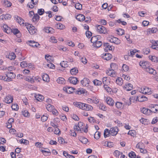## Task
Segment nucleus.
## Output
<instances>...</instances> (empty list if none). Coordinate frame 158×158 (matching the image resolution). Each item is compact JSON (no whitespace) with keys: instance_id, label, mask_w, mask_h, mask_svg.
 Segmentation results:
<instances>
[{"instance_id":"obj_8","label":"nucleus","mask_w":158,"mask_h":158,"mask_svg":"<svg viewBox=\"0 0 158 158\" xmlns=\"http://www.w3.org/2000/svg\"><path fill=\"white\" fill-rule=\"evenodd\" d=\"M110 131L111 135L113 136H115L118 133V128L115 127L110 128Z\"/></svg>"},{"instance_id":"obj_61","label":"nucleus","mask_w":158,"mask_h":158,"mask_svg":"<svg viewBox=\"0 0 158 158\" xmlns=\"http://www.w3.org/2000/svg\"><path fill=\"white\" fill-rule=\"evenodd\" d=\"M11 108L12 110H17L19 109V106L17 104H14L12 106Z\"/></svg>"},{"instance_id":"obj_10","label":"nucleus","mask_w":158,"mask_h":158,"mask_svg":"<svg viewBox=\"0 0 158 158\" xmlns=\"http://www.w3.org/2000/svg\"><path fill=\"white\" fill-rule=\"evenodd\" d=\"M150 107L151 109V112H152L154 113L158 112V105L157 104H152L150 106Z\"/></svg>"},{"instance_id":"obj_49","label":"nucleus","mask_w":158,"mask_h":158,"mask_svg":"<svg viewBox=\"0 0 158 158\" xmlns=\"http://www.w3.org/2000/svg\"><path fill=\"white\" fill-rule=\"evenodd\" d=\"M144 147V144L141 142H140L137 144L136 147L137 148L140 149L141 148H143Z\"/></svg>"},{"instance_id":"obj_30","label":"nucleus","mask_w":158,"mask_h":158,"mask_svg":"<svg viewBox=\"0 0 158 158\" xmlns=\"http://www.w3.org/2000/svg\"><path fill=\"white\" fill-rule=\"evenodd\" d=\"M111 134L110 130L107 129L104 130V136L105 138H106L109 136Z\"/></svg>"},{"instance_id":"obj_2","label":"nucleus","mask_w":158,"mask_h":158,"mask_svg":"<svg viewBox=\"0 0 158 158\" xmlns=\"http://www.w3.org/2000/svg\"><path fill=\"white\" fill-rule=\"evenodd\" d=\"M7 78L6 79V81H11V79L15 77V74L12 72H6V74Z\"/></svg>"},{"instance_id":"obj_27","label":"nucleus","mask_w":158,"mask_h":158,"mask_svg":"<svg viewBox=\"0 0 158 158\" xmlns=\"http://www.w3.org/2000/svg\"><path fill=\"white\" fill-rule=\"evenodd\" d=\"M44 31L47 33H52L54 32V30L50 27H46L44 29Z\"/></svg>"},{"instance_id":"obj_19","label":"nucleus","mask_w":158,"mask_h":158,"mask_svg":"<svg viewBox=\"0 0 158 158\" xmlns=\"http://www.w3.org/2000/svg\"><path fill=\"white\" fill-rule=\"evenodd\" d=\"M2 29L4 32L8 34L10 33L11 32V29L6 24H4L3 26Z\"/></svg>"},{"instance_id":"obj_37","label":"nucleus","mask_w":158,"mask_h":158,"mask_svg":"<svg viewBox=\"0 0 158 158\" xmlns=\"http://www.w3.org/2000/svg\"><path fill=\"white\" fill-rule=\"evenodd\" d=\"M58 83L60 84H64L65 82V80L62 77H59L56 80Z\"/></svg>"},{"instance_id":"obj_29","label":"nucleus","mask_w":158,"mask_h":158,"mask_svg":"<svg viewBox=\"0 0 158 158\" xmlns=\"http://www.w3.org/2000/svg\"><path fill=\"white\" fill-rule=\"evenodd\" d=\"M84 104L81 102H73V104L75 106L82 109Z\"/></svg>"},{"instance_id":"obj_3","label":"nucleus","mask_w":158,"mask_h":158,"mask_svg":"<svg viewBox=\"0 0 158 158\" xmlns=\"http://www.w3.org/2000/svg\"><path fill=\"white\" fill-rule=\"evenodd\" d=\"M108 40L110 42L116 44H118L120 43V40L118 39L113 36L108 38Z\"/></svg>"},{"instance_id":"obj_21","label":"nucleus","mask_w":158,"mask_h":158,"mask_svg":"<svg viewBox=\"0 0 158 158\" xmlns=\"http://www.w3.org/2000/svg\"><path fill=\"white\" fill-rule=\"evenodd\" d=\"M11 15L9 14L2 15L0 16V19L2 20L5 19L6 20L10 19L11 18Z\"/></svg>"},{"instance_id":"obj_64","label":"nucleus","mask_w":158,"mask_h":158,"mask_svg":"<svg viewBox=\"0 0 158 158\" xmlns=\"http://www.w3.org/2000/svg\"><path fill=\"white\" fill-rule=\"evenodd\" d=\"M122 68L124 71H127L129 69V67L126 64H123L122 66Z\"/></svg>"},{"instance_id":"obj_11","label":"nucleus","mask_w":158,"mask_h":158,"mask_svg":"<svg viewBox=\"0 0 158 158\" xmlns=\"http://www.w3.org/2000/svg\"><path fill=\"white\" fill-rule=\"evenodd\" d=\"M29 43V45L30 46L34 48H39V46L40 44L38 42L33 40H30L28 41Z\"/></svg>"},{"instance_id":"obj_40","label":"nucleus","mask_w":158,"mask_h":158,"mask_svg":"<svg viewBox=\"0 0 158 158\" xmlns=\"http://www.w3.org/2000/svg\"><path fill=\"white\" fill-rule=\"evenodd\" d=\"M43 80L46 82H48L49 81V78L48 75L47 74H45L42 76Z\"/></svg>"},{"instance_id":"obj_45","label":"nucleus","mask_w":158,"mask_h":158,"mask_svg":"<svg viewBox=\"0 0 158 158\" xmlns=\"http://www.w3.org/2000/svg\"><path fill=\"white\" fill-rule=\"evenodd\" d=\"M16 57V55L14 53H11L8 56V58L10 60H14Z\"/></svg>"},{"instance_id":"obj_4","label":"nucleus","mask_w":158,"mask_h":158,"mask_svg":"<svg viewBox=\"0 0 158 158\" xmlns=\"http://www.w3.org/2000/svg\"><path fill=\"white\" fill-rule=\"evenodd\" d=\"M63 89L65 92L69 94L74 93L75 90L73 88L69 86L64 87Z\"/></svg>"},{"instance_id":"obj_62","label":"nucleus","mask_w":158,"mask_h":158,"mask_svg":"<svg viewBox=\"0 0 158 158\" xmlns=\"http://www.w3.org/2000/svg\"><path fill=\"white\" fill-rule=\"evenodd\" d=\"M50 41L52 43H56L57 42V41L55 38L54 36H51L50 38Z\"/></svg>"},{"instance_id":"obj_54","label":"nucleus","mask_w":158,"mask_h":158,"mask_svg":"<svg viewBox=\"0 0 158 158\" xmlns=\"http://www.w3.org/2000/svg\"><path fill=\"white\" fill-rule=\"evenodd\" d=\"M35 98L38 101H41L42 99L44 98V97L42 95H38L35 97Z\"/></svg>"},{"instance_id":"obj_50","label":"nucleus","mask_w":158,"mask_h":158,"mask_svg":"<svg viewBox=\"0 0 158 158\" xmlns=\"http://www.w3.org/2000/svg\"><path fill=\"white\" fill-rule=\"evenodd\" d=\"M93 82L94 85H100L102 84L101 81L96 79L94 80Z\"/></svg>"},{"instance_id":"obj_58","label":"nucleus","mask_w":158,"mask_h":158,"mask_svg":"<svg viewBox=\"0 0 158 158\" xmlns=\"http://www.w3.org/2000/svg\"><path fill=\"white\" fill-rule=\"evenodd\" d=\"M38 13L39 15H43L44 13V10L43 9H38Z\"/></svg>"},{"instance_id":"obj_14","label":"nucleus","mask_w":158,"mask_h":158,"mask_svg":"<svg viewBox=\"0 0 158 158\" xmlns=\"http://www.w3.org/2000/svg\"><path fill=\"white\" fill-rule=\"evenodd\" d=\"M68 81L70 83L73 84V85H76L77 82H78V79L75 77H70L68 79Z\"/></svg>"},{"instance_id":"obj_23","label":"nucleus","mask_w":158,"mask_h":158,"mask_svg":"<svg viewBox=\"0 0 158 158\" xmlns=\"http://www.w3.org/2000/svg\"><path fill=\"white\" fill-rule=\"evenodd\" d=\"M142 113L143 114H147V115H150L151 113L150 110V109L146 108H143L141 110Z\"/></svg>"},{"instance_id":"obj_31","label":"nucleus","mask_w":158,"mask_h":158,"mask_svg":"<svg viewBox=\"0 0 158 158\" xmlns=\"http://www.w3.org/2000/svg\"><path fill=\"white\" fill-rule=\"evenodd\" d=\"M78 72V70L77 68H74L71 69L70 70V73L72 75H75Z\"/></svg>"},{"instance_id":"obj_6","label":"nucleus","mask_w":158,"mask_h":158,"mask_svg":"<svg viewBox=\"0 0 158 158\" xmlns=\"http://www.w3.org/2000/svg\"><path fill=\"white\" fill-rule=\"evenodd\" d=\"M141 92L142 93L144 94H148L151 93V89L146 87H143L141 88Z\"/></svg>"},{"instance_id":"obj_5","label":"nucleus","mask_w":158,"mask_h":158,"mask_svg":"<svg viewBox=\"0 0 158 158\" xmlns=\"http://www.w3.org/2000/svg\"><path fill=\"white\" fill-rule=\"evenodd\" d=\"M135 99L134 97H132L130 98H123V100L124 102V103L123 104V106H126L128 105V106L130 105L131 104V102L132 100Z\"/></svg>"},{"instance_id":"obj_20","label":"nucleus","mask_w":158,"mask_h":158,"mask_svg":"<svg viewBox=\"0 0 158 158\" xmlns=\"http://www.w3.org/2000/svg\"><path fill=\"white\" fill-rule=\"evenodd\" d=\"M93 108V107L89 105L84 103L83 106L82 110H92Z\"/></svg>"},{"instance_id":"obj_12","label":"nucleus","mask_w":158,"mask_h":158,"mask_svg":"<svg viewBox=\"0 0 158 158\" xmlns=\"http://www.w3.org/2000/svg\"><path fill=\"white\" fill-rule=\"evenodd\" d=\"M13 100L12 96L10 95H8L4 98V101L6 103L9 104L13 102Z\"/></svg>"},{"instance_id":"obj_25","label":"nucleus","mask_w":158,"mask_h":158,"mask_svg":"<svg viewBox=\"0 0 158 158\" xmlns=\"http://www.w3.org/2000/svg\"><path fill=\"white\" fill-rule=\"evenodd\" d=\"M74 93L77 94L81 95L85 92L84 89L83 88H79L77 90H75L74 91Z\"/></svg>"},{"instance_id":"obj_41","label":"nucleus","mask_w":158,"mask_h":158,"mask_svg":"<svg viewBox=\"0 0 158 158\" xmlns=\"http://www.w3.org/2000/svg\"><path fill=\"white\" fill-rule=\"evenodd\" d=\"M68 62L67 61H63L60 63L61 66L63 68H66L68 65Z\"/></svg>"},{"instance_id":"obj_52","label":"nucleus","mask_w":158,"mask_h":158,"mask_svg":"<svg viewBox=\"0 0 158 158\" xmlns=\"http://www.w3.org/2000/svg\"><path fill=\"white\" fill-rule=\"evenodd\" d=\"M100 132L97 131L94 134V138L97 139H99L100 137Z\"/></svg>"},{"instance_id":"obj_36","label":"nucleus","mask_w":158,"mask_h":158,"mask_svg":"<svg viewBox=\"0 0 158 158\" xmlns=\"http://www.w3.org/2000/svg\"><path fill=\"white\" fill-rule=\"evenodd\" d=\"M28 31L29 33L31 34H33L35 32V27L33 26H32L30 28H29V29L28 30Z\"/></svg>"},{"instance_id":"obj_35","label":"nucleus","mask_w":158,"mask_h":158,"mask_svg":"<svg viewBox=\"0 0 158 158\" xmlns=\"http://www.w3.org/2000/svg\"><path fill=\"white\" fill-rule=\"evenodd\" d=\"M55 26L56 28L60 29H62L64 27V26L60 23H56Z\"/></svg>"},{"instance_id":"obj_46","label":"nucleus","mask_w":158,"mask_h":158,"mask_svg":"<svg viewBox=\"0 0 158 158\" xmlns=\"http://www.w3.org/2000/svg\"><path fill=\"white\" fill-rule=\"evenodd\" d=\"M115 106L118 109H120L123 107V103L120 102H117L115 103Z\"/></svg>"},{"instance_id":"obj_63","label":"nucleus","mask_w":158,"mask_h":158,"mask_svg":"<svg viewBox=\"0 0 158 158\" xmlns=\"http://www.w3.org/2000/svg\"><path fill=\"white\" fill-rule=\"evenodd\" d=\"M23 115L26 117H27L30 115V114L28 113V111L25 110L22 112Z\"/></svg>"},{"instance_id":"obj_59","label":"nucleus","mask_w":158,"mask_h":158,"mask_svg":"<svg viewBox=\"0 0 158 158\" xmlns=\"http://www.w3.org/2000/svg\"><path fill=\"white\" fill-rule=\"evenodd\" d=\"M20 65L22 67L25 68L27 66V64L26 61H23L21 63Z\"/></svg>"},{"instance_id":"obj_1","label":"nucleus","mask_w":158,"mask_h":158,"mask_svg":"<svg viewBox=\"0 0 158 158\" xmlns=\"http://www.w3.org/2000/svg\"><path fill=\"white\" fill-rule=\"evenodd\" d=\"M96 26L97 28V31L99 33L104 34L107 33L106 29L104 27L98 25H97Z\"/></svg>"},{"instance_id":"obj_28","label":"nucleus","mask_w":158,"mask_h":158,"mask_svg":"<svg viewBox=\"0 0 158 158\" xmlns=\"http://www.w3.org/2000/svg\"><path fill=\"white\" fill-rule=\"evenodd\" d=\"M76 19L80 21H83L85 19L84 15L81 14H79L76 17Z\"/></svg>"},{"instance_id":"obj_13","label":"nucleus","mask_w":158,"mask_h":158,"mask_svg":"<svg viewBox=\"0 0 158 158\" xmlns=\"http://www.w3.org/2000/svg\"><path fill=\"white\" fill-rule=\"evenodd\" d=\"M38 2V0H31V2L28 3L27 6L31 8H33L34 7L33 5H36Z\"/></svg>"},{"instance_id":"obj_15","label":"nucleus","mask_w":158,"mask_h":158,"mask_svg":"<svg viewBox=\"0 0 158 158\" xmlns=\"http://www.w3.org/2000/svg\"><path fill=\"white\" fill-rule=\"evenodd\" d=\"M138 100V101L142 102L147 101L148 100V98L143 95H139L136 98V100Z\"/></svg>"},{"instance_id":"obj_16","label":"nucleus","mask_w":158,"mask_h":158,"mask_svg":"<svg viewBox=\"0 0 158 158\" xmlns=\"http://www.w3.org/2000/svg\"><path fill=\"white\" fill-rule=\"evenodd\" d=\"M106 101L108 104L111 106H113L114 103V100L109 97L106 98Z\"/></svg>"},{"instance_id":"obj_47","label":"nucleus","mask_w":158,"mask_h":158,"mask_svg":"<svg viewBox=\"0 0 158 158\" xmlns=\"http://www.w3.org/2000/svg\"><path fill=\"white\" fill-rule=\"evenodd\" d=\"M116 31L117 32V34L118 35H122L124 34V31L123 29L119 28Z\"/></svg>"},{"instance_id":"obj_44","label":"nucleus","mask_w":158,"mask_h":158,"mask_svg":"<svg viewBox=\"0 0 158 158\" xmlns=\"http://www.w3.org/2000/svg\"><path fill=\"white\" fill-rule=\"evenodd\" d=\"M110 69L112 70H116L118 68L117 65L114 63H112L110 65Z\"/></svg>"},{"instance_id":"obj_34","label":"nucleus","mask_w":158,"mask_h":158,"mask_svg":"<svg viewBox=\"0 0 158 158\" xmlns=\"http://www.w3.org/2000/svg\"><path fill=\"white\" fill-rule=\"evenodd\" d=\"M26 80L27 81L31 83H33L34 82V79L33 76H27L26 78Z\"/></svg>"},{"instance_id":"obj_32","label":"nucleus","mask_w":158,"mask_h":158,"mask_svg":"<svg viewBox=\"0 0 158 158\" xmlns=\"http://www.w3.org/2000/svg\"><path fill=\"white\" fill-rule=\"evenodd\" d=\"M79 140L83 143L86 144L88 142V139L83 137H81L79 139Z\"/></svg>"},{"instance_id":"obj_42","label":"nucleus","mask_w":158,"mask_h":158,"mask_svg":"<svg viewBox=\"0 0 158 158\" xmlns=\"http://www.w3.org/2000/svg\"><path fill=\"white\" fill-rule=\"evenodd\" d=\"M149 58L150 59L152 62H157V61H158L157 60H158V58L156 56H149Z\"/></svg>"},{"instance_id":"obj_43","label":"nucleus","mask_w":158,"mask_h":158,"mask_svg":"<svg viewBox=\"0 0 158 158\" xmlns=\"http://www.w3.org/2000/svg\"><path fill=\"white\" fill-rule=\"evenodd\" d=\"M102 45V42L98 41L94 44H93V46L97 48H99Z\"/></svg>"},{"instance_id":"obj_55","label":"nucleus","mask_w":158,"mask_h":158,"mask_svg":"<svg viewBox=\"0 0 158 158\" xmlns=\"http://www.w3.org/2000/svg\"><path fill=\"white\" fill-rule=\"evenodd\" d=\"M75 7L77 9L80 10L82 9V5L80 3H77L75 4Z\"/></svg>"},{"instance_id":"obj_53","label":"nucleus","mask_w":158,"mask_h":158,"mask_svg":"<svg viewBox=\"0 0 158 158\" xmlns=\"http://www.w3.org/2000/svg\"><path fill=\"white\" fill-rule=\"evenodd\" d=\"M128 155L129 156L130 158H135L136 157V155L135 153L133 151H131L130 152Z\"/></svg>"},{"instance_id":"obj_39","label":"nucleus","mask_w":158,"mask_h":158,"mask_svg":"<svg viewBox=\"0 0 158 158\" xmlns=\"http://www.w3.org/2000/svg\"><path fill=\"white\" fill-rule=\"evenodd\" d=\"M46 150H41V151L44 155L46 156L49 155L51 153L49 150L48 149H46Z\"/></svg>"},{"instance_id":"obj_48","label":"nucleus","mask_w":158,"mask_h":158,"mask_svg":"<svg viewBox=\"0 0 158 158\" xmlns=\"http://www.w3.org/2000/svg\"><path fill=\"white\" fill-rule=\"evenodd\" d=\"M116 83L119 85H122L123 84V79L121 77H118L116 80Z\"/></svg>"},{"instance_id":"obj_38","label":"nucleus","mask_w":158,"mask_h":158,"mask_svg":"<svg viewBox=\"0 0 158 158\" xmlns=\"http://www.w3.org/2000/svg\"><path fill=\"white\" fill-rule=\"evenodd\" d=\"M54 108V106L50 104H48L46 106V109L48 111L50 112H51Z\"/></svg>"},{"instance_id":"obj_17","label":"nucleus","mask_w":158,"mask_h":158,"mask_svg":"<svg viewBox=\"0 0 158 158\" xmlns=\"http://www.w3.org/2000/svg\"><path fill=\"white\" fill-rule=\"evenodd\" d=\"M15 18L16 21L20 24H24V21L21 17L15 15Z\"/></svg>"},{"instance_id":"obj_26","label":"nucleus","mask_w":158,"mask_h":158,"mask_svg":"<svg viewBox=\"0 0 158 158\" xmlns=\"http://www.w3.org/2000/svg\"><path fill=\"white\" fill-rule=\"evenodd\" d=\"M146 71L147 72H148L150 73L155 75L156 74V71L153 69L149 67L147 69Z\"/></svg>"},{"instance_id":"obj_33","label":"nucleus","mask_w":158,"mask_h":158,"mask_svg":"<svg viewBox=\"0 0 158 158\" xmlns=\"http://www.w3.org/2000/svg\"><path fill=\"white\" fill-rule=\"evenodd\" d=\"M40 16L37 14H36L34 15L32 18V21L33 22H37L40 19Z\"/></svg>"},{"instance_id":"obj_7","label":"nucleus","mask_w":158,"mask_h":158,"mask_svg":"<svg viewBox=\"0 0 158 158\" xmlns=\"http://www.w3.org/2000/svg\"><path fill=\"white\" fill-rule=\"evenodd\" d=\"M139 65L143 69H145L148 68L150 67V64L147 61H140L139 63Z\"/></svg>"},{"instance_id":"obj_18","label":"nucleus","mask_w":158,"mask_h":158,"mask_svg":"<svg viewBox=\"0 0 158 158\" xmlns=\"http://www.w3.org/2000/svg\"><path fill=\"white\" fill-rule=\"evenodd\" d=\"M2 5L5 7H10L11 5V3L7 0H3L2 1Z\"/></svg>"},{"instance_id":"obj_22","label":"nucleus","mask_w":158,"mask_h":158,"mask_svg":"<svg viewBox=\"0 0 158 158\" xmlns=\"http://www.w3.org/2000/svg\"><path fill=\"white\" fill-rule=\"evenodd\" d=\"M89 80L86 78H84L81 81V84L84 86H88L89 83Z\"/></svg>"},{"instance_id":"obj_24","label":"nucleus","mask_w":158,"mask_h":158,"mask_svg":"<svg viewBox=\"0 0 158 158\" xmlns=\"http://www.w3.org/2000/svg\"><path fill=\"white\" fill-rule=\"evenodd\" d=\"M109 71L106 72L107 74L112 77H114L116 76V74L115 70H112L111 69H109Z\"/></svg>"},{"instance_id":"obj_56","label":"nucleus","mask_w":158,"mask_h":158,"mask_svg":"<svg viewBox=\"0 0 158 158\" xmlns=\"http://www.w3.org/2000/svg\"><path fill=\"white\" fill-rule=\"evenodd\" d=\"M90 41L91 43H93L94 44L97 41V39L96 36H93L90 40Z\"/></svg>"},{"instance_id":"obj_9","label":"nucleus","mask_w":158,"mask_h":158,"mask_svg":"<svg viewBox=\"0 0 158 158\" xmlns=\"http://www.w3.org/2000/svg\"><path fill=\"white\" fill-rule=\"evenodd\" d=\"M101 57L104 60H110L112 57L111 54L109 53H103L101 55Z\"/></svg>"},{"instance_id":"obj_51","label":"nucleus","mask_w":158,"mask_h":158,"mask_svg":"<svg viewBox=\"0 0 158 158\" xmlns=\"http://www.w3.org/2000/svg\"><path fill=\"white\" fill-rule=\"evenodd\" d=\"M103 45L104 46V49L105 51L109 50L110 45L109 43H104Z\"/></svg>"},{"instance_id":"obj_57","label":"nucleus","mask_w":158,"mask_h":158,"mask_svg":"<svg viewBox=\"0 0 158 158\" xmlns=\"http://www.w3.org/2000/svg\"><path fill=\"white\" fill-rule=\"evenodd\" d=\"M20 142L21 143H23L27 145L28 144L29 142L27 140L22 139L20 140Z\"/></svg>"},{"instance_id":"obj_60","label":"nucleus","mask_w":158,"mask_h":158,"mask_svg":"<svg viewBox=\"0 0 158 158\" xmlns=\"http://www.w3.org/2000/svg\"><path fill=\"white\" fill-rule=\"evenodd\" d=\"M143 52L146 55L148 54L149 53L150 50L149 48H145L143 49Z\"/></svg>"}]
</instances>
